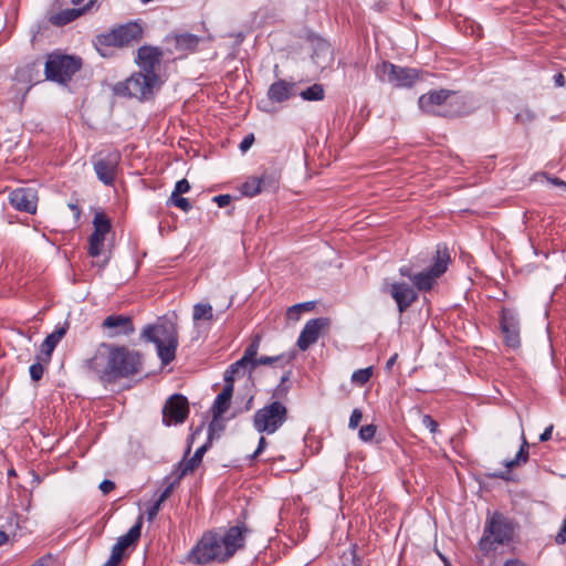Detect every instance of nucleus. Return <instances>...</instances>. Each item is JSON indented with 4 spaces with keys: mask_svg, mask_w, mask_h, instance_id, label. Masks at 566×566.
Segmentation results:
<instances>
[{
    "mask_svg": "<svg viewBox=\"0 0 566 566\" xmlns=\"http://www.w3.org/2000/svg\"><path fill=\"white\" fill-rule=\"evenodd\" d=\"M86 371L103 385L114 384L144 371L143 354L125 345L102 343L84 361Z\"/></svg>",
    "mask_w": 566,
    "mask_h": 566,
    "instance_id": "nucleus-1",
    "label": "nucleus"
},
{
    "mask_svg": "<svg viewBox=\"0 0 566 566\" xmlns=\"http://www.w3.org/2000/svg\"><path fill=\"white\" fill-rule=\"evenodd\" d=\"M250 533L251 530L244 523L226 530L208 531L191 549L189 558L198 565L211 562L226 563L244 547Z\"/></svg>",
    "mask_w": 566,
    "mask_h": 566,
    "instance_id": "nucleus-2",
    "label": "nucleus"
},
{
    "mask_svg": "<svg viewBox=\"0 0 566 566\" xmlns=\"http://www.w3.org/2000/svg\"><path fill=\"white\" fill-rule=\"evenodd\" d=\"M142 339L156 345L157 355L164 365L170 364L176 358L178 347L177 324L167 318H159L155 324L144 327Z\"/></svg>",
    "mask_w": 566,
    "mask_h": 566,
    "instance_id": "nucleus-3",
    "label": "nucleus"
},
{
    "mask_svg": "<svg viewBox=\"0 0 566 566\" xmlns=\"http://www.w3.org/2000/svg\"><path fill=\"white\" fill-rule=\"evenodd\" d=\"M516 526L512 518L501 512L496 511L489 514L485 520L482 537L479 541V549L484 555H489L500 546L510 545L514 538Z\"/></svg>",
    "mask_w": 566,
    "mask_h": 566,
    "instance_id": "nucleus-4",
    "label": "nucleus"
},
{
    "mask_svg": "<svg viewBox=\"0 0 566 566\" xmlns=\"http://www.w3.org/2000/svg\"><path fill=\"white\" fill-rule=\"evenodd\" d=\"M432 264L423 271L415 273L412 268L403 265L399 268V274L408 277L417 292H429L437 284L438 279L443 275L450 263V253L446 245L438 244Z\"/></svg>",
    "mask_w": 566,
    "mask_h": 566,
    "instance_id": "nucleus-5",
    "label": "nucleus"
},
{
    "mask_svg": "<svg viewBox=\"0 0 566 566\" xmlns=\"http://www.w3.org/2000/svg\"><path fill=\"white\" fill-rule=\"evenodd\" d=\"M160 86L158 75H148L142 71L133 73L128 78L113 86L115 95L134 97L139 101L150 98Z\"/></svg>",
    "mask_w": 566,
    "mask_h": 566,
    "instance_id": "nucleus-6",
    "label": "nucleus"
},
{
    "mask_svg": "<svg viewBox=\"0 0 566 566\" xmlns=\"http://www.w3.org/2000/svg\"><path fill=\"white\" fill-rule=\"evenodd\" d=\"M287 420V408L280 400H274L260 408L253 415V427L259 433L272 434Z\"/></svg>",
    "mask_w": 566,
    "mask_h": 566,
    "instance_id": "nucleus-7",
    "label": "nucleus"
},
{
    "mask_svg": "<svg viewBox=\"0 0 566 566\" xmlns=\"http://www.w3.org/2000/svg\"><path fill=\"white\" fill-rule=\"evenodd\" d=\"M82 60L76 56L52 53L45 63V76L50 81L66 83L80 71Z\"/></svg>",
    "mask_w": 566,
    "mask_h": 566,
    "instance_id": "nucleus-8",
    "label": "nucleus"
},
{
    "mask_svg": "<svg viewBox=\"0 0 566 566\" xmlns=\"http://www.w3.org/2000/svg\"><path fill=\"white\" fill-rule=\"evenodd\" d=\"M375 74L380 82L391 84L395 87H411L420 80L417 69L399 66L388 61L377 64Z\"/></svg>",
    "mask_w": 566,
    "mask_h": 566,
    "instance_id": "nucleus-9",
    "label": "nucleus"
},
{
    "mask_svg": "<svg viewBox=\"0 0 566 566\" xmlns=\"http://www.w3.org/2000/svg\"><path fill=\"white\" fill-rule=\"evenodd\" d=\"M143 38V28L137 22H128L98 35V42L105 46L122 48Z\"/></svg>",
    "mask_w": 566,
    "mask_h": 566,
    "instance_id": "nucleus-10",
    "label": "nucleus"
},
{
    "mask_svg": "<svg viewBox=\"0 0 566 566\" xmlns=\"http://www.w3.org/2000/svg\"><path fill=\"white\" fill-rule=\"evenodd\" d=\"M120 158V153L117 149H105L93 157L94 171L99 181L106 186L114 184Z\"/></svg>",
    "mask_w": 566,
    "mask_h": 566,
    "instance_id": "nucleus-11",
    "label": "nucleus"
},
{
    "mask_svg": "<svg viewBox=\"0 0 566 566\" xmlns=\"http://www.w3.org/2000/svg\"><path fill=\"white\" fill-rule=\"evenodd\" d=\"M500 331L505 346L517 349L521 346V321L518 314L512 308H502L500 316Z\"/></svg>",
    "mask_w": 566,
    "mask_h": 566,
    "instance_id": "nucleus-12",
    "label": "nucleus"
},
{
    "mask_svg": "<svg viewBox=\"0 0 566 566\" xmlns=\"http://www.w3.org/2000/svg\"><path fill=\"white\" fill-rule=\"evenodd\" d=\"M189 415L188 399L180 395L170 396L163 408V423L167 427L182 423Z\"/></svg>",
    "mask_w": 566,
    "mask_h": 566,
    "instance_id": "nucleus-13",
    "label": "nucleus"
},
{
    "mask_svg": "<svg viewBox=\"0 0 566 566\" xmlns=\"http://www.w3.org/2000/svg\"><path fill=\"white\" fill-rule=\"evenodd\" d=\"M94 231L88 238L87 253L96 258L102 253L105 237L112 229L111 220L104 212H96L93 218Z\"/></svg>",
    "mask_w": 566,
    "mask_h": 566,
    "instance_id": "nucleus-14",
    "label": "nucleus"
},
{
    "mask_svg": "<svg viewBox=\"0 0 566 566\" xmlns=\"http://www.w3.org/2000/svg\"><path fill=\"white\" fill-rule=\"evenodd\" d=\"M329 326L331 321L328 317H317L307 321L296 342L300 350H307L318 340L323 332L328 331Z\"/></svg>",
    "mask_w": 566,
    "mask_h": 566,
    "instance_id": "nucleus-15",
    "label": "nucleus"
},
{
    "mask_svg": "<svg viewBox=\"0 0 566 566\" xmlns=\"http://www.w3.org/2000/svg\"><path fill=\"white\" fill-rule=\"evenodd\" d=\"M140 530L142 522L138 521L125 535L119 536L112 547L109 558L102 566H117L122 562L125 551L134 545L140 537Z\"/></svg>",
    "mask_w": 566,
    "mask_h": 566,
    "instance_id": "nucleus-16",
    "label": "nucleus"
},
{
    "mask_svg": "<svg viewBox=\"0 0 566 566\" xmlns=\"http://www.w3.org/2000/svg\"><path fill=\"white\" fill-rule=\"evenodd\" d=\"M108 338L129 336L135 332L133 319L128 315L112 314L104 318L101 324Z\"/></svg>",
    "mask_w": 566,
    "mask_h": 566,
    "instance_id": "nucleus-17",
    "label": "nucleus"
},
{
    "mask_svg": "<svg viewBox=\"0 0 566 566\" xmlns=\"http://www.w3.org/2000/svg\"><path fill=\"white\" fill-rule=\"evenodd\" d=\"M388 293L397 304L400 314L406 312L417 300L418 292L406 282H394L388 286Z\"/></svg>",
    "mask_w": 566,
    "mask_h": 566,
    "instance_id": "nucleus-18",
    "label": "nucleus"
},
{
    "mask_svg": "<svg viewBox=\"0 0 566 566\" xmlns=\"http://www.w3.org/2000/svg\"><path fill=\"white\" fill-rule=\"evenodd\" d=\"M449 96V90L430 91L419 97L418 104L422 112L443 117V108Z\"/></svg>",
    "mask_w": 566,
    "mask_h": 566,
    "instance_id": "nucleus-19",
    "label": "nucleus"
},
{
    "mask_svg": "<svg viewBox=\"0 0 566 566\" xmlns=\"http://www.w3.org/2000/svg\"><path fill=\"white\" fill-rule=\"evenodd\" d=\"M163 59V51L157 46L143 45L137 50L136 63L148 75H158L157 69Z\"/></svg>",
    "mask_w": 566,
    "mask_h": 566,
    "instance_id": "nucleus-20",
    "label": "nucleus"
},
{
    "mask_svg": "<svg viewBox=\"0 0 566 566\" xmlns=\"http://www.w3.org/2000/svg\"><path fill=\"white\" fill-rule=\"evenodd\" d=\"M10 205L17 210L34 213L36 211L38 196L33 188H18L9 195Z\"/></svg>",
    "mask_w": 566,
    "mask_h": 566,
    "instance_id": "nucleus-21",
    "label": "nucleus"
},
{
    "mask_svg": "<svg viewBox=\"0 0 566 566\" xmlns=\"http://www.w3.org/2000/svg\"><path fill=\"white\" fill-rule=\"evenodd\" d=\"M297 94V85L293 81L279 78L268 90L266 97L271 103L281 104Z\"/></svg>",
    "mask_w": 566,
    "mask_h": 566,
    "instance_id": "nucleus-22",
    "label": "nucleus"
},
{
    "mask_svg": "<svg viewBox=\"0 0 566 566\" xmlns=\"http://www.w3.org/2000/svg\"><path fill=\"white\" fill-rule=\"evenodd\" d=\"M276 185L277 180L274 177L263 174L261 177H251L244 181L240 191L247 197H254L269 188H276Z\"/></svg>",
    "mask_w": 566,
    "mask_h": 566,
    "instance_id": "nucleus-23",
    "label": "nucleus"
},
{
    "mask_svg": "<svg viewBox=\"0 0 566 566\" xmlns=\"http://www.w3.org/2000/svg\"><path fill=\"white\" fill-rule=\"evenodd\" d=\"M471 112V107L467 101V97L460 95L458 92L450 91L446 108H443V117L454 118L463 115H468Z\"/></svg>",
    "mask_w": 566,
    "mask_h": 566,
    "instance_id": "nucleus-24",
    "label": "nucleus"
},
{
    "mask_svg": "<svg viewBox=\"0 0 566 566\" xmlns=\"http://www.w3.org/2000/svg\"><path fill=\"white\" fill-rule=\"evenodd\" d=\"M209 431H210L209 432V439H210L211 433H212L211 427L209 428ZM209 448H210V440L208 442L203 443L201 447H199L189 460H185V459L181 460L177 467L178 479H181V478L186 476L187 474L192 473L200 465L202 458Z\"/></svg>",
    "mask_w": 566,
    "mask_h": 566,
    "instance_id": "nucleus-25",
    "label": "nucleus"
},
{
    "mask_svg": "<svg viewBox=\"0 0 566 566\" xmlns=\"http://www.w3.org/2000/svg\"><path fill=\"white\" fill-rule=\"evenodd\" d=\"M254 371V363L247 360L244 357H241L233 364H231L224 371L223 380L224 382H231L234 385V379L237 377H242L245 374H249L251 377Z\"/></svg>",
    "mask_w": 566,
    "mask_h": 566,
    "instance_id": "nucleus-26",
    "label": "nucleus"
},
{
    "mask_svg": "<svg viewBox=\"0 0 566 566\" xmlns=\"http://www.w3.org/2000/svg\"><path fill=\"white\" fill-rule=\"evenodd\" d=\"M233 384L224 382L222 391L214 399L212 405V416L214 420L220 418L229 409L233 395Z\"/></svg>",
    "mask_w": 566,
    "mask_h": 566,
    "instance_id": "nucleus-27",
    "label": "nucleus"
},
{
    "mask_svg": "<svg viewBox=\"0 0 566 566\" xmlns=\"http://www.w3.org/2000/svg\"><path fill=\"white\" fill-rule=\"evenodd\" d=\"M167 40H172L175 49L179 52H193L200 42L198 35L188 32L167 36Z\"/></svg>",
    "mask_w": 566,
    "mask_h": 566,
    "instance_id": "nucleus-28",
    "label": "nucleus"
},
{
    "mask_svg": "<svg viewBox=\"0 0 566 566\" xmlns=\"http://www.w3.org/2000/svg\"><path fill=\"white\" fill-rule=\"evenodd\" d=\"M91 9L92 8H86V4L83 2V4H81V6H74V8L64 9V10L57 12L56 14H54L51 18V21L55 25H65L72 21H74L82 14L86 13Z\"/></svg>",
    "mask_w": 566,
    "mask_h": 566,
    "instance_id": "nucleus-29",
    "label": "nucleus"
},
{
    "mask_svg": "<svg viewBox=\"0 0 566 566\" xmlns=\"http://www.w3.org/2000/svg\"><path fill=\"white\" fill-rule=\"evenodd\" d=\"M67 324L64 326L57 327L54 332L49 334L43 343L41 344V354L45 356V359L49 361L51 359L52 353L61 339L67 332Z\"/></svg>",
    "mask_w": 566,
    "mask_h": 566,
    "instance_id": "nucleus-30",
    "label": "nucleus"
},
{
    "mask_svg": "<svg viewBox=\"0 0 566 566\" xmlns=\"http://www.w3.org/2000/svg\"><path fill=\"white\" fill-rule=\"evenodd\" d=\"M192 318L198 321H211L213 318V308L208 303H198L193 306Z\"/></svg>",
    "mask_w": 566,
    "mask_h": 566,
    "instance_id": "nucleus-31",
    "label": "nucleus"
},
{
    "mask_svg": "<svg viewBox=\"0 0 566 566\" xmlns=\"http://www.w3.org/2000/svg\"><path fill=\"white\" fill-rule=\"evenodd\" d=\"M527 459H528V443L526 441L525 436L522 434V444H521V448H520L517 454L515 455L514 459L506 461L505 467L507 469H512V468L518 465L520 463H525L527 461Z\"/></svg>",
    "mask_w": 566,
    "mask_h": 566,
    "instance_id": "nucleus-32",
    "label": "nucleus"
},
{
    "mask_svg": "<svg viewBox=\"0 0 566 566\" xmlns=\"http://www.w3.org/2000/svg\"><path fill=\"white\" fill-rule=\"evenodd\" d=\"M314 306H315L314 302H304V303H298V304L292 305L287 308L286 316L289 319L298 321L300 316L303 312L312 311L314 308Z\"/></svg>",
    "mask_w": 566,
    "mask_h": 566,
    "instance_id": "nucleus-33",
    "label": "nucleus"
},
{
    "mask_svg": "<svg viewBox=\"0 0 566 566\" xmlns=\"http://www.w3.org/2000/svg\"><path fill=\"white\" fill-rule=\"evenodd\" d=\"M305 101H322L325 97L324 87L321 84H314L300 93Z\"/></svg>",
    "mask_w": 566,
    "mask_h": 566,
    "instance_id": "nucleus-34",
    "label": "nucleus"
},
{
    "mask_svg": "<svg viewBox=\"0 0 566 566\" xmlns=\"http://www.w3.org/2000/svg\"><path fill=\"white\" fill-rule=\"evenodd\" d=\"M261 339H262V337L260 334L254 335L252 337L250 344L244 349L242 357H244L250 363L252 361L255 364V359L258 358V352L260 348Z\"/></svg>",
    "mask_w": 566,
    "mask_h": 566,
    "instance_id": "nucleus-35",
    "label": "nucleus"
},
{
    "mask_svg": "<svg viewBox=\"0 0 566 566\" xmlns=\"http://www.w3.org/2000/svg\"><path fill=\"white\" fill-rule=\"evenodd\" d=\"M373 371H374V369L371 366H369L367 368L355 370L350 378L352 382H354L355 385H358V386H364L373 377Z\"/></svg>",
    "mask_w": 566,
    "mask_h": 566,
    "instance_id": "nucleus-36",
    "label": "nucleus"
},
{
    "mask_svg": "<svg viewBox=\"0 0 566 566\" xmlns=\"http://www.w3.org/2000/svg\"><path fill=\"white\" fill-rule=\"evenodd\" d=\"M292 360L291 356L277 355V356H261L255 359L254 369L260 365H272L277 361H284L290 364Z\"/></svg>",
    "mask_w": 566,
    "mask_h": 566,
    "instance_id": "nucleus-37",
    "label": "nucleus"
},
{
    "mask_svg": "<svg viewBox=\"0 0 566 566\" xmlns=\"http://www.w3.org/2000/svg\"><path fill=\"white\" fill-rule=\"evenodd\" d=\"M290 376H291V370H289L286 374H284L281 377L280 384L275 387V389L272 392V398H274L275 400H279L287 395L289 386L285 385V382L289 381Z\"/></svg>",
    "mask_w": 566,
    "mask_h": 566,
    "instance_id": "nucleus-38",
    "label": "nucleus"
},
{
    "mask_svg": "<svg viewBox=\"0 0 566 566\" xmlns=\"http://www.w3.org/2000/svg\"><path fill=\"white\" fill-rule=\"evenodd\" d=\"M377 432V426L376 424H366L363 426L358 431V437L364 442H370L375 438V434Z\"/></svg>",
    "mask_w": 566,
    "mask_h": 566,
    "instance_id": "nucleus-39",
    "label": "nucleus"
},
{
    "mask_svg": "<svg viewBox=\"0 0 566 566\" xmlns=\"http://www.w3.org/2000/svg\"><path fill=\"white\" fill-rule=\"evenodd\" d=\"M167 205H172L177 208H179L180 210H182L184 212H188L191 210L192 206L191 203L189 202V200L187 198H184V197H180V196H176V197H170L167 201Z\"/></svg>",
    "mask_w": 566,
    "mask_h": 566,
    "instance_id": "nucleus-40",
    "label": "nucleus"
},
{
    "mask_svg": "<svg viewBox=\"0 0 566 566\" xmlns=\"http://www.w3.org/2000/svg\"><path fill=\"white\" fill-rule=\"evenodd\" d=\"M334 566H359V559L356 557L355 551L350 549L348 553H344L339 563Z\"/></svg>",
    "mask_w": 566,
    "mask_h": 566,
    "instance_id": "nucleus-41",
    "label": "nucleus"
},
{
    "mask_svg": "<svg viewBox=\"0 0 566 566\" xmlns=\"http://www.w3.org/2000/svg\"><path fill=\"white\" fill-rule=\"evenodd\" d=\"M29 373L33 381H39L43 377L44 368L40 361H36L30 366Z\"/></svg>",
    "mask_w": 566,
    "mask_h": 566,
    "instance_id": "nucleus-42",
    "label": "nucleus"
},
{
    "mask_svg": "<svg viewBox=\"0 0 566 566\" xmlns=\"http://www.w3.org/2000/svg\"><path fill=\"white\" fill-rule=\"evenodd\" d=\"M190 190V184L187 179H181L176 182L175 189L170 197L180 196L182 193H186Z\"/></svg>",
    "mask_w": 566,
    "mask_h": 566,
    "instance_id": "nucleus-43",
    "label": "nucleus"
},
{
    "mask_svg": "<svg viewBox=\"0 0 566 566\" xmlns=\"http://www.w3.org/2000/svg\"><path fill=\"white\" fill-rule=\"evenodd\" d=\"M361 419H363L361 410L358 408H355L352 411V415L349 417L348 428L352 430L356 429L359 426V422L361 421Z\"/></svg>",
    "mask_w": 566,
    "mask_h": 566,
    "instance_id": "nucleus-44",
    "label": "nucleus"
},
{
    "mask_svg": "<svg viewBox=\"0 0 566 566\" xmlns=\"http://www.w3.org/2000/svg\"><path fill=\"white\" fill-rule=\"evenodd\" d=\"M515 119L523 124L531 123L535 119V114L531 109H524L516 114Z\"/></svg>",
    "mask_w": 566,
    "mask_h": 566,
    "instance_id": "nucleus-45",
    "label": "nucleus"
},
{
    "mask_svg": "<svg viewBox=\"0 0 566 566\" xmlns=\"http://www.w3.org/2000/svg\"><path fill=\"white\" fill-rule=\"evenodd\" d=\"M422 424L432 433L438 430V422L429 415L422 417Z\"/></svg>",
    "mask_w": 566,
    "mask_h": 566,
    "instance_id": "nucleus-46",
    "label": "nucleus"
},
{
    "mask_svg": "<svg viewBox=\"0 0 566 566\" xmlns=\"http://www.w3.org/2000/svg\"><path fill=\"white\" fill-rule=\"evenodd\" d=\"M161 504L163 503H159V501L157 500L153 505H150L147 509V518H148V521H153L157 516V514H158V512L160 510V505Z\"/></svg>",
    "mask_w": 566,
    "mask_h": 566,
    "instance_id": "nucleus-47",
    "label": "nucleus"
},
{
    "mask_svg": "<svg viewBox=\"0 0 566 566\" xmlns=\"http://www.w3.org/2000/svg\"><path fill=\"white\" fill-rule=\"evenodd\" d=\"M253 143H254V136H253V134H249L242 139L239 148L242 153H245L252 146Z\"/></svg>",
    "mask_w": 566,
    "mask_h": 566,
    "instance_id": "nucleus-48",
    "label": "nucleus"
},
{
    "mask_svg": "<svg viewBox=\"0 0 566 566\" xmlns=\"http://www.w3.org/2000/svg\"><path fill=\"white\" fill-rule=\"evenodd\" d=\"M213 201L217 202V205L220 208H224L231 202V196L230 195H219L213 198Z\"/></svg>",
    "mask_w": 566,
    "mask_h": 566,
    "instance_id": "nucleus-49",
    "label": "nucleus"
},
{
    "mask_svg": "<svg viewBox=\"0 0 566 566\" xmlns=\"http://www.w3.org/2000/svg\"><path fill=\"white\" fill-rule=\"evenodd\" d=\"M29 73H30V70L28 67L19 69L17 71V73H15V80L19 81V82H23V83L29 82L30 81L28 78L29 77Z\"/></svg>",
    "mask_w": 566,
    "mask_h": 566,
    "instance_id": "nucleus-50",
    "label": "nucleus"
},
{
    "mask_svg": "<svg viewBox=\"0 0 566 566\" xmlns=\"http://www.w3.org/2000/svg\"><path fill=\"white\" fill-rule=\"evenodd\" d=\"M115 489V483L111 480H104L99 484V490L103 494H107Z\"/></svg>",
    "mask_w": 566,
    "mask_h": 566,
    "instance_id": "nucleus-51",
    "label": "nucleus"
},
{
    "mask_svg": "<svg viewBox=\"0 0 566 566\" xmlns=\"http://www.w3.org/2000/svg\"><path fill=\"white\" fill-rule=\"evenodd\" d=\"M555 541L557 544L566 543V518L564 520V523H563L559 532L555 536Z\"/></svg>",
    "mask_w": 566,
    "mask_h": 566,
    "instance_id": "nucleus-52",
    "label": "nucleus"
},
{
    "mask_svg": "<svg viewBox=\"0 0 566 566\" xmlns=\"http://www.w3.org/2000/svg\"><path fill=\"white\" fill-rule=\"evenodd\" d=\"M266 444H268V442H266L265 438L261 437L255 451L251 455V459H255L258 455H260L266 448Z\"/></svg>",
    "mask_w": 566,
    "mask_h": 566,
    "instance_id": "nucleus-53",
    "label": "nucleus"
},
{
    "mask_svg": "<svg viewBox=\"0 0 566 566\" xmlns=\"http://www.w3.org/2000/svg\"><path fill=\"white\" fill-rule=\"evenodd\" d=\"M172 489L174 484H170L161 492V494L158 497L159 503H164L169 497V495L172 492Z\"/></svg>",
    "mask_w": 566,
    "mask_h": 566,
    "instance_id": "nucleus-54",
    "label": "nucleus"
},
{
    "mask_svg": "<svg viewBox=\"0 0 566 566\" xmlns=\"http://www.w3.org/2000/svg\"><path fill=\"white\" fill-rule=\"evenodd\" d=\"M553 424L548 426L544 432L539 436V441L541 442H545V441H548L552 437V432H553Z\"/></svg>",
    "mask_w": 566,
    "mask_h": 566,
    "instance_id": "nucleus-55",
    "label": "nucleus"
},
{
    "mask_svg": "<svg viewBox=\"0 0 566 566\" xmlns=\"http://www.w3.org/2000/svg\"><path fill=\"white\" fill-rule=\"evenodd\" d=\"M503 566H527V565L518 558H510L504 562Z\"/></svg>",
    "mask_w": 566,
    "mask_h": 566,
    "instance_id": "nucleus-56",
    "label": "nucleus"
},
{
    "mask_svg": "<svg viewBox=\"0 0 566 566\" xmlns=\"http://www.w3.org/2000/svg\"><path fill=\"white\" fill-rule=\"evenodd\" d=\"M73 6H81L83 2L86 4V8H93L96 0H70Z\"/></svg>",
    "mask_w": 566,
    "mask_h": 566,
    "instance_id": "nucleus-57",
    "label": "nucleus"
},
{
    "mask_svg": "<svg viewBox=\"0 0 566 566\" xmlns=\"http://www.w3.org/2000/svg\"><path fill=\"white\" fill-rule=\"evenodd\" d=\"M486 476L492 478V479H503V480H507L506 472H493V473H488V474H486Z\"/></svg>",
    "mask_w": 566,
    "mask_h": 566,
    "instance_id": "nucleus-58",
    "label": "nucleus"
},
{
    "mask_svg": "<svg viewBox=\"0 0 566 566\" xmlns=\"http://www.w3.org/2000/svg\"><path fill=\"white\" fill-rule=\"evenodd\" d=\"M554 81H555V84L556 86H564L565 84V77L562 73H558L554 76Z\"/></svg>",
    "mask_w": 566,
    "mask_h": 566,
    "instance_id": "nucleus-59",
    "label": "nucleus"
},
{
    "mask_svg": "<svg viewBox=\"0 0 566 566\" xmlns=\"http://www.w3.org/2000/svg\"><path fill=\"white\" fill-rule=\"evenodd\" d=\"M398 358V354H394L386 363V369L390 370Z\"/></svg>",
    "mask_w": 566,
    "mask_h": 566,
    "instance_id": "nucleus-60",
    "label": "nucleus"
},
{
    "mask_svg": "<svg viewBox=\"0 0 566 566\" xmlns=\"http://www.w3.org/2000/svg\"><path fill=\"white\" fill-rule=\"evenodd\" d=\"M549 181L553 184V185H556V186H559V187H563L564 189H566V182L558 179V178H551Z\"/></svg>",
    "mask_w": 566,
    "mask_h": 566,
    "instance_id": "nucleus-61",
    "label": "nucleus"
},
{
    "mask_svg": "<svg viewBox=\"0 0 566 566\" xmlns=\"http://www.w3.org/2000/svg\"><path fill=\"white\" fill-rule=\"evenodd\" d=\"M69 208L74 212L75 217L78 218L81 214V210L77 205L70 203Z\"/></svg>",
    "mask_w": 566,
    "mask_h": 566,
    "instance_id": "nucleus-62",
    "label": "nucleus"
},
{
    "mask_svg": "<svg viewBox=\"0 0 566 566\" xmlns=\"http://www.w3.org/2000/svg\"><path fill=\"white\" fill-rule=\"evenodd\" d=\"M9 539V536L6 532L0 531V546L6 544Z\"/></svg>",
    "mask_w": 566,
    "mask_h": 566,
    "instance_id": "nucleus-63",
    "label": "nucleus"
},
{
    "mask_svg": "<svg viewBox=\"0 0 566 566\" xmlns=\"http://www.w3.org/2000/svg\"><path fill=\"white\" fill-rule=\"evenodd\" d=\"M31 566H45V563L43 559H39L35 563H33Z\"/></svg>",
    "mask_w": 566,
    "mask_h": 566,
    "instance_id": "nucleus-64",
    "label": "nucleus"
}]
</instances>
